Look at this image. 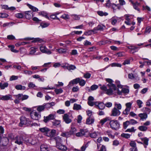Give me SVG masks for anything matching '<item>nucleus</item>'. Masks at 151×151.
<instances>
[{"mask_svg":"<svg viewBox=\"0 0 151 151\" xmlns=\"http://www.w3.org/2000/svg\"><path fill=\"white\" fill-rule=\"evenodd\" d=\"M10 138L14 141L15 143L19 145H22L24 142V139L22 135H10Z\"/></svg>","mask_w":151,"mask_h":151,"instance_id":"1","label":"nucleus"},{"mask_svg":"<svg viewBox=\"0 0 151 151\" xmlns=\"http://www.w3.org/2000/svg\"><path fill=\"white\" fill-rule=\"evenodd\" d=\"M20 122L19 124L20 127H22L23 125H25L27 124H31L32 126L33 125L35 126L37 124L36 123L31 124V122L30 121H29L28 119H27L25 117L23 116H21L20 118Z\"/></svg>","mask_w":151,"mask_h":151,"instance_id":"2","label":"nucleus"},{"mask_svg":"<svg viewBox=\"0 0 151 151\" xmlns=\"http://www.w3.org/2000/svg\"><path fill=\"white\" fill-rule=\"evenodd\" d=\"M109 124L112 129L117 130L119 128L120 124L116 120H113L110 121Z\"/></svg>","mask_w":151,"mask_h":151,"instance_id":"3","label":"nucleus"},{"mask_svg":"<svg viewBox=\"0 0 151 151\" xmlns=\"http://www.w3.org/2000/svg\"><path fill=\"white\" fill-rule=\"evenodd\" d=\"M132 104V103L131 102H129L126 104L125 106L126 107L124 110L123 112V114L127 115L129 114L131 110Z\"/></svg>","mask_w":151,"mask_h":151,"instance_id":"4","label":"nucleus"},{"mask_svg":"<svg viewBox=\"0 0 151 151\" xmlns=\"http://www.w3.org/2000/svg\"><path fill=\"white\" fill-rule=\"evenodd\" d=\"M55 117V114H50L47 116H44V117L43 121L45 123H47L50 120L54 119Z\"/></svg>","mask_w":151,"mask_h":151,"instance_id":"5","label":"nucleus"},{"mask_svg":"<svg viewBox=\"0 0 151 151\" xmlns=\"http://www.w3.org/2000/svg\"><path fill=\"white\" fill-rule=\"evenodd\" d=\"M40 50L43 53H45L48 55H50L52 53L51 52L47 49L45 46H42L40 47Z\"/></svg>","mask_w":151,"mask_h":151,"instance_id":"6","label":"nucleus"},{"mask_svg":"<svg viewBox=\"0 0 151 151\" xmlns=\"http://www.w3.org/2000/svg\"><path fill=\"white\" fill-rule=\"evenodd\" d=\"M30 116L32 119L35 120H38L41 117L40 115L36 112H31Z\"/></svg>","mask_w":151,"mask_h":151,"instance_id":"7","label":"nucleus"},{"mask_svg":"<svg viewBox=\"0 0 151 151\" xmlns=\"http://www.w3.org/2000/svg\"><path fill=\"white\" fill-rule=\"evenodd\" d=\"M121 114V112L116 107H114L111 111V116H118Z\"/></svg>","mask_w":151,"mask_h":151,"instance_id":"8","label":"nucleus"},{"mask_svg":"<svg viewBox=\"0 0 151 151\" xmlns=\"http://www.w3.org/2000/svg\"><path fill=\"white\" fill-rule=\"evenodd\" d=\"M17 97L19 100L22 101L26 100L29 98L28 96L26 95H23L22 94H19L17 95Z\"/></svg>","mask_w":151,"mask_h":151,"instance_id":"9","label":"nucleus"},{"mask_svg":"<svg viewBox=\"0 0 151 151\" xmlns=\"http://www.w3.org/2000/svg\"><path fill=\"white\" fill-rule=\"evenodd\" d=\"M63 119L66 124H69L72 122L71 119L69 118V115L67 114H65L63 115Z\"/></svg>","mask_w":151,"mask_h":151,"instance_id":"10","label":"nucleus"},{"mask_svg":"<svg viewBox=\"0 0 151 151\" xmlns=\"http://www.w3.org/2000/svg\"><path fill=\"white\" fill-rule=\"evenodd\" d=\"M104 27H105L103 25H99L97 27H96L93 28V32L94 33H97V31H102L104 29Z\"/></svg>","mask_w":151,"mask_h":151,"instance_id":"11","label":"nucleus"},{"mask_svg":"<svg viewBox=\"0 0 151 151\" xmlns=\"http://www.w3.org/2000/svg\"><path fill=\"white\" fill-rule=\"evenodd\" d=\"M80 81L79 78H77L75 79H73L72 81H70L68 85V86L70 87L73 85L74 84H77Z\"/></svg>","mask_w":151,"mask_h":151,"instance_id":"12","label":"nucleus"},{"mask_svg":"<svg viewBox=\"0 0 151 151\" xmlns=\"http://www.w3.org/2000/svg\"><path fill=\"white\" fill-rule=\"evenodd\" d=\"M56 133V131L55 129H52L51 130L49 129V131L48 132L47 136L50 137H54Z\"/></svg>","mask_w":151,"mask_h":151,"instance_id":"13","label":"nucleus"},{"mask_svg":"<svg viewBox=\"0 0 151 151\" xmlns=\"http://www.w3.org/2000/svg\"><path fill=\"white\" fill-rule=\"evenodd\" d=\"M39 130L45 135L47 136L48 132L49 131V129L47 127H45L43 128H40Z\"/></svg>","mask_w":151,"mask_h":151,"instance_id":"14","label":"nucleus"},{"mask_svg":"<svg viewBox=\"0 0 151 151\" xmlns=\"http://www.w3.org/2000/svg\"><path fill=\"white\" fill-rule=\"evenodd\" d=\"M128 48L131 50V52L132 53L137 52L138 50V49L139 48L137 47L134 46H130L128 47Z\"/></svg>","mask_w":151,"mask_h":151,"instance_id":"15","label":"nucleus"},{"mask_svg":"<svg viewBox=\"0 0 151 151\" xmlns=\"http://www.w3.org/2000/svg\"><path fill=\"white\" fill-rule=\"evenodd\" d=\"M25 142L26 143H29L33 145L35 142H33V140L31 137H28L24 139V142Z\"/></svg>","mask_w":151,"mask_h":151,"instance_id":"16","label":"nucleus"},{"mask_svg":"<svg viewBox=\"0 0 151 151\" xmlns=\"http://www.w3.org/2000/svg\"><path fill=\"white\" fill-rule=\"evenodd\" d=\"M56 147L60 150L66 151L67 149V148L65 145H62L61 143L56 145Z\"/></svg>","mask_w":151,"mask_h":151,"instance_id":"17","label":"nucleus"},{"mask_svg":"<svg viewBox=\"0 0 151 151\" xmlns=\"http://www.w3.org/2000/svg\"><path fill=\"white\" fill-rule=\"evenodd\" d=\"M33 12L31 11L26 12H25V17L27 19H30L33 17Z\"/></svg>","mask_w":151,"mask_h":151,"instance_id":"18","label":"nucleus"},{"mask_svg":"<svg viewBox=\"0 0 151 151\" xmlns=\"http://www.w3.org/2000/svg\"><path fill=\"white\" fill-rule=\"evenodd\" d=\"M138 116L140 118V119L143 120H146L147 118V115L146 113H140L139 114Z\"/></svg>","mask_w":151,"mask_h":151,"instance_id":"19","label":"nucleus"},{"mask_svg":"<svg viewBox=\"0 0 151 151\" xmlns=\"http://www.w3.org/2000/svg\"><path fill=\"white\" fill-rule=\"evenodd\" d=\"M60 123V121L58 120H55L52 122L53 125L57 127H59L61 126Z\"/></svg>","mask_w":151,"mask_h":151,"instance_id":"20","label":"nucleus"},{"mask_svg":"<svg viewBox=\"0 0 151 151\" xmlns=\"http://www.w3.org/2000/svg\"><path fill=\"white\" fill-rule=\"evenodd\" d=\"M55 104L54 102H51L49 103L44 104H43L45 108H49L51 107L52 106L55 105Z\"/></svg>","mask_w":151,"mask_h":151,"instance_id":"21","label":"nucleus"},{"mask_svg":"<svg viewBox=\"0 0 151 151\" xmlns=\"http://www.w3.org/2000/svg\"><path fill=\"white\" fill-rule=\"evenodd\" d=\"M99 133L98 132H94L90 134V136L92 138H96L99 135Z\"/></svg>","mask_w":151,"mask_h":151,"instance_id":"22","label":"nucleus"},{"mask_svg":"<svg viewBox=\"0 0 151 151\" xmlns=\"http://www.w3.org/2000/svg\"><path fill=\"white\" fill-rule=\"evenodd\" d=\"M94 122V119L91 117H89L87 118L86 121V124H91Z\"/></svg>","mask_w":151,"mask_h":151,"instance_id":"23","label":"nucleus"},{"mask_svg":"<svg viewBox=\"0 0 151 151\" xmlns=\"http://www.w3.org/2000/svg\"><path fill=\"white\" fill-rule=\"evenodd\" d=\"M56 50L60 54L65 53L67 51V50L66 49L63 48L56 49Z\"/></svg>","mask_w":151,"mask_h":151,"instance_id":"24","label":"nucleus"},{"mask_svg":"<svg viewBox=\"0 0 151 151\" xmlns=\"http://www.w3.org/2000/svg\"><path fill=\"white\" fill-rule=\"evenodd\" d=\"M8 86V84L7 83H0V88L1 90L4 89L6 87H7Z\"/></svg>","mask_w":151,"mask_h":151,"instance_id":"25","label":"nucleus"},{"mask_svg":"<svg viewBox=\"0 0 151 151\" xmlns=\"http://www.w3.org/2000/svg\"><path fill=\"white\" fill-rule=\"evenodd\" d=\"M54 139L56 141V145L60 144L62 142L61 138L58 136L55 137Z\"/></svg>","mask_w":151,"mask_h":151,"instance_id":"26","label":"nucleus"},{"mask_svg":"<svg viewBox=\"0 0 151 151\" xmlns=\"http://www.w3.org/2000/svg\"><path fill=\"white\" fill-rule=\"evenodd\" d=\"M107 86L109 88H112L114 91H116V88L115 85L112 83H109L107 85Z\"/></svg>","mask_w":151,"mask_h":151,"instance_id":"27","label":"nucleus"},{"mask_svg":"<svg viewBox=\"0 0 151 151\" xmlns=\"http://www.w3.org/2000/svg\"><path fill=\"white\" fill-rule=\"evenodd\" d=\"M132 4L133 7L135 9L137 10L139 12L140 11L139 9L138 8V6L140 5L139 3H138L137 2H136L135 3L132 2Z\"/></svg>","mask_w":151,"mask_h":151,"instance_id":"28","label":"nucleus"},{"mask_svg":"<svg viewBox=\"0 0 151 151\" xmlns=\"http://www.w3.org/2000/svg\"><path fill=\"white\" fill-rule=\"evenodd\" d=\"M65 67L66 68L69 70H74V69L76 68V66L72 65H68Z\"/></svg>","mask_w":151,"mask_h":151,"instance_id":"29","label":"nucleus"},{"mask_svg":"<svg viewBox=\"0 0 151 151\" xmlns=\"http://www.w3.org/2000/svg\"><path fill=\"white\" fill-rule=\"evenodd\" d=\"M15 88L17 90H24L26 89V87L22 86L21 85H18L15 86Z\"/></svg>","mask_w":151,"mask_h":151,"instance_id":"30","label":"nucleus"},{"mask_svg":"<svg viewBox=\"0 0 151 151\" xmlns=\"http://www.w3.org/2000/svg\"><path fill=\"white\" fill-rule=\"evenodd\" d=\"M27 5L28 6V7L31 9L32 11L33 12H37L38 11V9L37 8L31 5L27 4Z\"/></svg>","mask_w":151,"mask_h":151,"instance_id":"31","label":"nucleus"},{"mask_svg":"<svg viewBox=\"0 0 151 151\" xmlns=\"http://www.w3.org/2000/svg\"><path fill=\"white\" fill-rule=\"evenodd\" d=\"M85 134V133L83 130H81L80 132L76 133V136L77 137H80Z\"/></svg>","mask_w":151,"mask_h":151,"instance_id":"32","label":"nucleus"},{"mask_svg":"<svg viewBox=\"0 0 151 151\" xmlns=\"http://www.w3.org/2000/svg\"><path fill=\"white\" fill-rule=\"evenodd\" d=\"M48 147L46 145H42L40 146L41 151H48Z\"/></svg>","mask_w":151,"mask_h":151,"instance_id":"33","label":"nucleus"},{"mask_svg":"<svg viewBox=\"0 0 151 151\" xmlns=\"http://www.w3.org/2000/svg\"><path fill=\"white\" fill-rule=\"evenodd\" d=\"M81 109V106L80 104H74L73 109L74 110H78Z\"/></svg>","mask_w":151,"mask_h":151,"instance_id":"34","label":"nucleus"},{"mask_svg":"<svg viewBox=\"0 0 151 151\" xmlns=\"http://www.w3.org/2000/svg\"><path fill=\"white\" fill-rule=\"evenodd\" d=\"M61 135L64 137H70L71 135L69 132H66L62 133Z\"/></svg>","mask_w":151,"mask_h":151,"instance_id":"35","label":"nucleus"},{"mask_svg":"<svg viewBox=\"0 0 151 151\" xmlns=\"http://www.w3.org/2000/svg\"><path fill=\"white\" fill-rule=\"evenodd\" d=\"M143 110L145 112L144 113H146L147 115L149 114L151 111V109H150L146 107L143 108Z\"/></svg>","mask_w":151,"mask_h":151,"instance_id":"36","label":"nucleus"},{"mask_svg":"<svg viewBox=\"0 0 151 151\" xmlns=\"http://www.w3.org/2000/svg\"><path fill=\"white\" fill-rule=\"evenodd\" d=\"M138 128L140 130L142 131H145L147 129V127L144 125L139 126Z\"/></svg>","mask_w":151,"mask_h":151,"instance_id":"37","label":"nucleus"},{"mask_svg":"<svg viewBox=\"0 0 151 151\" xmlns=\"http://www.w3.org/2000/svg\"><path fill=\"white\" fill-rule=\"evenodd\" d=\"M113 89L112 88H109L108 89H107L106 91V93L108 95H111L113 92Z\"/></svg>","mask_w":151,"mask_h":151,"instance_id":"38","label":"nucleus"},{"mask_svg":"<svg viewBox=\"0 0 151 151\" xmlns=\"http://www.w3.org/2000/svg\"><path fill=\"white\" fill-rule=\"evenodd\" d=\"M129 124H130L129 121L127 120L125 122H124L123 124V128L126 129Z\"/></svg>","mask_w":151,"mask_h":151,"instance_id":"39","label":"nucleus"},{"mask_svg":"<svg viewBox=\"0 0 151 151\" xmlns=\"http://www.w3.org/2000/svg\"><path fill=\"white\" fill-rule=\"evenodd\" d=\"M76 132V128L74 127H72L70 130L69 131V132L71 135L75 133Z\"/></svg>","mask_w":151,"mask_h":151,"instance_id":"40","label":"nucleus"},{"mask_svg":"<svg viewBox=\"0 0 151 151\" xmlns=\"http://www.w3.org/2000/svg\"><path fill=\"white\" fill-rule=\"evenodd\" d=\"M98 14L100 16H106L108 15V13L107 12H104L102 11H98L97 12Z\"/></svg>","mask_w":151,"mask_h":151,"instance_id":"41","label":"nucleus"},{"mask_svg":"<svg viewBox=\"0 0 151 151\" xmlns=\"http://www.w3.org/2000/svg\"><path fill=\"white\" fill-rule=\"evenodd\" d=\"M105 107V104L102 102H100L99 104L98 108L100 109H103Z\"/></svg>","mask_w":151,"mask_h":151,"instance_id":"42","label":"nucleus"},{"mask_svg":"<svg viewBox=\"0 0 151 151\" xmlns=\"http://www.w3.org/2000/svg\"><path fill=\"white\" fill-rule=\"evenodd\" d=\"M151 31V27L150 26L147 27H146L145 31V35L149 34Z\"/></svg>","mask_w":151,"mask_h":151,"instance_id":"43","label":"nucleus"},{"mask_svg":"<svg viewBox=\"0 0 151 151\" xmlns=\"http://www.w3.org/2000/svg\"><path fill=\"white\" fill-rule=\"evenodd\" d=\"M45 109V107L43 104L42 105L39 106H38L37 110L39 112H41L43 111Z\"/></svg>","mask_w":151,"mask_h":151,"instance_id":"44","label":"nucleus"},{"mask_svg":"<svg viewBox=\"0 0 151 151\" xmlns=\"http://www.w3.org/2000/svg\"><path fill=\"white\" fill-rule=\"evenodd\" d=\"M86 83V82L85 80L80 78V81H79L78 83H79V84L80 86H83L85 85Z\"/></svg>","mask_w":151,"mask_h":151,"instance_id":"45","label":"nucleus"},{"mask_svg":"<svg viewBox=\"0 0 151 151\" xmlns=\"http://www.w3.org/2000/svg\"><path fill=\"white\" fill-rule=\"evenodd\" d=\"M141 139L143 142V143L144 144L147 145H148V138L146 137H145L144 138H141Z\"/></svg>","mask_w":151,"mask_h":151,"instance_id":"46","label":"nucleus"},{"mask_svg":"<svg viewBox=\"0 0 151 151\" xmlns=\"http://www.w3.org/2000/svg\"><path fill=\"white\" fill-rule=\"evenodd\" d=\"M10 50L11 51L14 53H17L19 52V50L14 49L15 47L14 45H10Z\"/></svg>","mask_w":151,"mask_h":151,"instance_id":"47","label":"nucleus"},{"mask_svg":"<svg viewBox=\"0 0 151 151\" xmlns=\"http://www.w3.org/2000/svg\"><path fill=\"white\" fill-rule=\"evenodd\" d=\"M1 99L2 100L6 101L9 99V96L8 95L3 96L1 97Z\"/></svg>","mask_w":151,"mask_h":151,"instance_id":"48","label":"nucleus"},{"mask_svg":"<svg viewBox=\"0 0 151 151\" xmlns=\"http://www.w3.org/2000/svg\"><path fill=\"white\" fill-rule=\"evenodd\" d=\"M63 91L62 88L56 89L55 90V91L57 94L62 93Z\"/></svg>","mask_w":151,"mask_h":151,"instance_id":"49","label":"nucleus"},{"mask_svg":"<svg viewBox=\"0 0 151 151\" xmlns=\"http://www.w3.org/2000/svg\"><path fill=\"white\" fill-rule=\"evenodd\" d=\"M49 24L48 23L42 22L40 24V26L42 28H44L47 27Z\"/></svg>","mask_w":151,"mask_h":151,"instance_id":"50","label":"nucleus"},{"mask_svg":"<svg viewBox=\"0 0 151 151\" xmlns=\"http://www.w3.org/2000/svg\"><path fill=\"white\" fill-rule=\"evenodd\" d=\"M122 92L124 94H127L129 92V90L128 88H123L122 89Z\"/></svg>","mask_w":151,"mask_h":151,"instance_id":"51","label":"nucleus"},{"mask_svg":"<svg viewBox=\"0 0 151 151\" xmlns=\"http://www.w3.org/2000/svg\"><path fill=\"white\" fill-rule=\"evenodd\" d=\"M39 14L40 15H42V16L44 17L47 19H49V17L47 16L46 13L44 12H40L39 13Z\"/></svg>","mask_w":151,"mask_h":151,"instance_id":"52","label":"nucleus"},{"mask_svg":"<svg viewBox=\"0 0 151 151\" xmlns=\"http://www.w3.org/2000/svg\"><path fill=\"white\" fill-rule=\"evenodd\" d=\"M36 51V49L34 48H31L30 49V52L29 53V54L34 55Z\"/></svg>","mask_w":151,"mask_h":151,"instance_id":"53","label":"nucleus"},{"mask_svg":"<svg viewBox=\"0 0 151 151\" xmlns=\"http://www.w3.org/2000/svg\"><path fill=\"white\" fill-rule=\"evenodd\" d=\"M129 121L130 124L134 125L138 123L137 121L134 119H131Z\"/></svg>","mask_w":151,"mask_h":151,"instance_id":"54","label":"nucleus"},{"mask_svg":"<svg viewBox=\"0 0 151 151\" xmlns=\"http://www.w3.org/2000/svg\"><path fill=\"white\" fill-rule=\"evenodd\" d=\"M121 136L122 137L125 138H128L130 137V135L128 134L122 133L121 134Z\"/></svg>","mask_w":151,"mask_h":151,"instance_id":"55","label":"nucleus"},{"mask_svg":"<svg viewBox=\"0 0 151 151\" xmlns=\"http://www.w3.org/2000/svg\"><path fill=\"white\" fill-rule=\"evenodd\" d=\"M137 103L139 108H141L142 106V105L143 104V102L141 100H137Z\"/></svg>","mask_w":151,"mask_h":151,"instance_id":"56","label":"nucleus"},{"mask_svg":"<svg viewBox=\"0 0 151 151\" xmlns=\"http://www.w3.org/2000/svg\"><path fill=\"white\" fill-rule=\"evenodd\" d=\"M115 83L116 84V85L117 86L120 88H122L123 87V86L120 84V82L118 80H116L115 81Z\"/></svg>","mask_w":151,"mask_h":151,"instance_id":"57","label":"nucleus"},{"mask_svg":"<svg viewBox=\"0 0 151 151\" xmlns=\"http://www.w3.org/2000/svg\"><path fill=\"white\" fill-rule=\"evenodd\" d=\"M34 40L33 41V42H39L40 43H42L43 42V41L42 39H40L39 38H33Z\"/></svg>","mask_w":151,"mask_h":151,"instance_id":"58","label":"nucleus"},{"mask_svg":"<svg viewBox=\"0 0 151 151\" xmlns=\"http://www.w3.org/2000/svg\"><path fill=\"white\" fill-rule=\"evenodd\" d=\"M114 107L116 108L119 110L121 109L122 105L120 104L115 103Z\"/></svg>","mask_w":151,"mask_h":151,"instance_id":"59","label":"nucleus"},{"mask_svg":"<svg viewBox=\"0 0 151 151\" xmlns=\"http://www.w3.org/2000/svg\"><path fill=\"white\" fill-rule=\"evenodd\" d=\"M121 66L122 65L120 64L117 63H113L111 64V66L112 67H121Z\"/></svg>","mask_w":151,"mask_h":151,"instance_id":"60","label":"nucleus"},{"mask_svg":"<svg viewBox=\"0 0 151 151\" xmlns=\"http://www.w3.org/2000/svg\"><path fill=\"white\" fill-rule=\"evenodd\" d=\"M28 86L30 88H33L36 87L35 85L33 82H30L28 84Z\"/></svg>","mask_w":151,"mask_h":151,"instance_id":"61","label":"nucleus"},{"mask_svg":"<svg viewBox=\"0 0 151 151\" xmlns=\"http://www.w3.org/2000/svg\"><path fill=\"white\" fill-rule=\"evenodd\" d=\"M87 147V146H86V145L84 144L81 147V150H77L76 149V150L78 151H84Z\"/></svg>","mask_w":151,"mask_h":151,"instance_id":"62","label":"nucleus"},{"mask_svg":"<svg viewBox=\"0 0 151 151\" xmlns=\"http://www.w3.org/2000/svg\"><path fill=\"white\" fill-rule=\"evenodd\" d=\"M91 76V74L87 72L86 73L84 74L83 77L86 78H89Z\"/></svg>","mask_w":151,"mask_h":151,"instance_id":"63","label":"nucleus"},{"mask_svg":"<svg viewBox=\"0 0 151 151\" xmlns=\"http://www.w3.org/2000/svg\"><path fill=\"white\" fill-rule=\"evenodd\" d=\"M135 129H134V127H132L131 128L128 129H127L125 132H133L135 131Z\"/></svg>","mask_w":151,"mask_h":151,"instance_id":"64","label":"nucleus"}]
</instances>
